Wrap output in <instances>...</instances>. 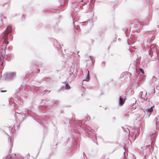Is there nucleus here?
<instances>
[{
  "mask_svg": "<svg viewBox=\"0 0 159 159\" xmlns=\"http://www.w3.org/2000/svg\"><path fill=\"white\" fill-rule=\"evenodd\" d=\"M12 30L11 27L10 26H8L6 30L4 32V35L2 37V38L5 39H6L8 37V34L11 32Z\"/></svg>",
  "mask_w": 159,
  "mask_h": 159,
  "instance_id": "f257e3e1",
  "label": "nucleus"
},
{
  "mask_svg": "<svg viewBox=\"0 0 159 159\" xmlns=\"http://www.w3.org/2000/svg\"><path fill=\"white\" fill-rule=\"evenodd\" d=\"M152 142H151L150 144L148 145V148L146 150H144L143 152V154H144L145 156H146V155L149 154L150 152V145H152Z\"/></svg>",
  "mask_w": 159,
  "mask_h": 159,
  "instance_id": "f03ea898",
  "label": "nucleus"
},
{
  "mask_svg": "<svg viewBox=\"0 0 159 159\" xmlns=\"http://www.w3.org/2000/svg\"><path fill=\"white\" fill-rule=\"evenodd\" d=\"M125 102V100L121 97L119 98V104L121 106H122L124 103Z\"/></svg>",
  "mask_w": 159,
  "mask_h": 159,
  "instance_id": "7ed1b4c3",
  "label": "nucleus"
},
{
  "mask_svg": "<svg viewBox=\"0 0 159 159\" xmlns=\"http://www.w3.org/2000/svg\"><path fill=\"white\" fill-rule=\"evenodd\" d=\"M65 87V88H62L63 91H64V89L68 90L70 89V87L68 83H66V84Z\"/></svg>",
  "mask_w": 159,
  "mask_h": 159,
  "instance_id": "20e7f679",
  "label": "nucleus"
},
{
  "mask_svg": "<svg viewBox=\"0 0 159 159\" xmlns=\"http://www.w3.org/2000/svg\"><path fill=\"white\" fill-rule=\"evenodd\" d=\"M152 107H151L150 108H148L146 109V111L147 112H150L151 113L153 111V109L152 108Z\"/></svg>",
  "mask_w": 159,
  "mask_h": 159,
  "instance_id": "39448f33",
  "label": "nucleus"
},
{
  "mask_svg": "<svg viewBox=\"0 0 159 159\" xmlns=\"http://www.w3.org/2000/svg\"><path fill=\"white\" fill-rule=\"evenodd\" d=\"M139 70L141 72L142 75H144V72L142 68H139Z\"/></svg>",
  "mask_w": 159,
  "mask_h": 159,
  "instance_id": "423d86ee",
  "label": "nucleus"
},
{
  "mask_svg": "<svg viewBox=\"0 0 159 159\" xmlns=\"http://www.w3.org/2000/svg\"><path fill=\"white\" fill-rule=\"evenodd\" d=\"M85 80L87 81H88L89 80V71L88 72V74L87 75V77L86 78V79Z\"/></svg>",
  "mask_w": 159,
  "mask_h": 159,
  "instance_id": "0eeeda50",
  "label": "nucleus"
},
{
  "mask_svg": "<svg viewBox=\"0 0 159 159\" xmlns=\"http://www.w3.org/2000/svg\"><path fill=\"white\" fill-rule=\"evenodd\" d=\"M4 43H5L6 44H7L8 43V42L7 41H5L4 42Z\"/></svg>",
  "mask_w": 159,
  "mask_h": 159,
  "instance_id": "6e6552de",
  "label": "nucleus"
},
{
  "mask_svg": "<svg viewBox=\"0 0 159 159\" xmlns=\"http://www.w3.org/2000/svg\"><path fill=\"white\" fill-rule=\"evenodd\" d=\"M6 91H7L6 90H5V91L1 90V92H6Z\"/></svg>",
  "mask_w": 159,
  "mask_h": 159,
  "instance_id": "1a4fd4ad",
  "label": "nucleus"
},
{
  "mask_svg": "<svg viewBox=\"0 0 159 159\" xmlns=\"http://www.w3.org/2000/svg\"><path fill=\"white\" fill-rule=\"evenodd\" d=\"M2 57H5V54H2Z\"/></svg>",
  "mask_w": 159,
  "mask_h": 159,
  "instance_id": "9d476101",
  "label": "nucleus"
}]
</instances>
